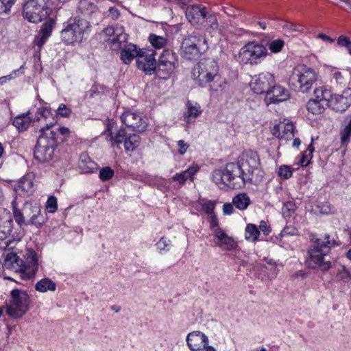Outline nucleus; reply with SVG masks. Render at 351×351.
<instances>
[{
    "label": "nucleus",
    "instance_id": "obj_1",
    "mask_svg": "<svg viewBox=\"0 0 351 351\" xmlns=\"http://www.w3.org/2000/svg\"><path fill=\"white\" fill-rule=\"evenodd\" d=\"M213 181L221 189L226 186L240 189L245 182L254 184L263 178L257 152L247 150L242 152L238 163L230 162L224 169H218L212 173Z\"/></svg>",
    "mask_w": 351,
    "mask_h": 351
},
{
    "label": "nucleus",
    "instance_id": "obj_2",
    "mask_svg": "<svg viewBox=\"0 0 351 351\" xmlns=\"http://www.w3.org/2000/svg\"><path fill=\"white\" fill-rule=\"evenodd\" d=\"M310 241L312 245L307 252L306 265L311 269H319L323 271H328L331 267L329 257L331 248L339 245V241L328 234L321 237L313 236Z\"/></svg>",
    "mask_w": 351,
    "mask_h": 351
},
{
    "label": "nucleus",
    "instance_id": "obj_3",
    "mask_svg": "<svg viewBox=\"0 0 351 351\" xmlns=\"http://www.w3.org/2000/svg\"><path fill=\"white\" fill-rule=\"evenodd\" d=\"M191 73L199 86L205 87L208 85L210 90H225L228 87L226 80L219 73L217 62L213 58L202 59L193 67Z\"/></svg>",
    "mask_w": 351,
    "mask_h": 351
},
{
    "label": "nucleus",
    "instance_id": "obj_4",
    "mask_svg": "<svg viewBox=\"0 0 351 351\" xmlns=\"http://www.w3.org/2000/svg\"><path fill=\"white\" fill-rule=\"evenodd\" d=\"M41 134L39 136L34 150V158L40 162H46L53 158L54 150L57 146L56 133L50 131V126L46 123L40 128Z\"/></svg>",
    "mask_w": 351,
    "mask_h": 351
},
{
    "label": "nucleus",
    "instance_id": "obj_5",
    "mask_svg": "<svg viewBox=\"0 0 351 351\" xmlns=\"http://www.w3.org/2000/svg\"><path fill=\"white\" fill-rule=\"evenodd\" d=\"M52 8L51 0H29L23 7V15L31 23H38L49 15Z\"/></svg>",
    "mask_w": 351,
    "mask_h": 351
},
{
    "label": "nucleus",
    "instance_id": "obj_6",
    "mask_svg": "<svg viewBox=\"0 0 351 351\" xmlns=\"http://www.w3.org/2000/svg\"><path fill=\"white\" fill-rule=\"evenodd\" d=\"M89 27V22L84 19L75 18L69 20L61 32V38L66 44L80 43Z\"/></svg>",
    "mask_w": 351,
    "mask_h": 351
},
{
    "label": "nucleus",
    "instance_id": "obj_7",
    "mask_svg": "<svg viewBox=\"0 0 351 351\" xmlns=\"http://www.w3.org/2000/svg\"><path fill=\"white\" fill-rule=\"evenodd\" d=\"M317 80V74L310 68H302L301 70L295 69L291 75L289 84L295 91L307 93Z\"/></svg>",
    "mask_w": 351,
    "mask_h": 351
},
{
    "label": "nucleus",
    "instance_id": "obj_8",
    "mask_svg": "<svg viewBox=\"0 0 351 351\" xmlns=\"http://www.w3.org/2000/svg\"><path fill=\"white\" fill-rule=\"evenodd\" d=\"M10 300L6 306V313L14 318L22 317L29 309L30 299L27 293L21 289H13Z\"/></svg>",
    "mask_w": 351,
    "mask_h": 351
},
{
    "label": "nucleus",
    "instance_id": "obj_9",
    "mask_svg": "<svg viewBox=\"0 0 351 351\" xmlns=\"http://www.w3.org/2000/svg\"><path fill=\"white\" fill-rule=\"evenodd\" d=\"M267 55V48L256 42H249L239 53V61L245 64L256 65Z\"/></svg>",
    "mask_w": 351,
    "mask_h": 351
},
{
    "label": "nucleus",
    "instance_id": "obj_10",
    "mask_svg": "<svg viewBox=\"0 0 351 351\" xmlns=\"http://www.w3.org/2000/svg\"><path fill=\"white\" fill-rule=\"evenodd\" d=\"M182 56L187 60L198 58L199 54L207 49L206 38L204 36L193 32L185 38L182 44Z\"/></svg>",
    "mask_w": 351,
    "mask_h": 351
},
{
    "label": "nucleus",
    "instance_id": "obj_11",
    "mask_svg": "<svg viewBox=\"0 0 351 351\" xmlns=\"http://www.w3.org/2000/svg\"><path fill=\"white\" fill-rule=\"evenodd\" d=\"M30 114V111H28L26 114H21L14 119L12 124L19 132H23L29 128L32 121L34 123L38 122L42 120L46 121L47 119L51 115L50 110L44 107L40 108L37 110L36 115L34 119L29 117Z\"/></svg>",
    "mask_w": 351,
    "mask_h": 351
},
{
    "label": "nucleus",
    "instance_id": "obj_12",
    "mask_svg": "<svg viewBox=\"0 0 351 351\" xmlns=\"http://www.w3.org/2000/svg\"><path fill=\"white\" fill-rule=\"evenodd\" d=\"M177 56L170 50H165L158 60L157 75L163 79L167 78L176 69Z\"/></svg>",
    "mask_w": 351,
    "mask_h": 351
},
{
    "label": "nucleus",
    "instance_id": "obj_13",
    "mask_svg": "<svg viewBox=\"0 0 351 351\" xmlns=\"http://www.w3.org/2000/svg\"><path fill=\"white\" fill-rule=\"evenodd\" d=\"M275 77L270 73H262L256 75L251 82L252 90L256 94L264 95L265 97L274 86Z\"/></svg>",
    "mask_w": 351,
    "mask_h": 351
},
{
    "label": "nucleus",
    "instance_id": "obj_14",
    "mask_svg": "<svg viewBox=\"0 0 351 351\" xmlns=\"http://www.w3.org/2000/svg\"><path fill=\"white\" fill-rule=\"evenodd\" d=\"M121 119L127 128H132L135 132H143L147 127L145 118H143L139 114L131 111L123 112Z\"/></svg>",
    "mask_w": 351,
    "mask_h": 351
},
{
    "label": "nucleus",
    "instance_id": "obj_15",
    "mask_svg": "<svg viewBox=\"0 0 351 351\" xmlns=\"http://www.w3.org/2000/svg\"><path fill=\"white\" fill-rule=\"evenodd\" d=\"M154 55L155 53L152 49H142L136 59L138 69L143 71L147 74H152L156 68V60Z\"/></svg>",
    "mask_w": 351,
    "mask_h": 351
},
{
    "label": "nucleus",
    "instance_id": "obj_16",
    "mask_svg": "<svg viewBox=\"0 0 351 351\" xmlns=\"http://www.w3.org/2000/svg\"><path fill=\"white\" fill-rule=\"evenodd\" d=\"M215 243L223 251H230L237 247V243L221 228L217 227L213 230Z\"/></svg>",
    "mask_w": 351,
    "mask_h": 351
},
{
    "label": "nucleus",
    "instance_id": "obj_17",
    "mask_svg": "<svg viewBox=\"0 0 351 351\" xmlns=\"http://www.w3.org/2000/svg\"><path fill=\"white\" fill-rule=\"evenodd\" d=\"M186 16L191 24L198 27L204 25L206 19H207L208 13L205 7L193 5L186 8Z\"/></svg>",
    "mask_w": 351,
    "mask_h": 351
},
{
    "label": "nucleus",
    "instance_id": "obj_18",
    "mask_svg": "<svg viewBox=\"0 0 351 351\" xmlns=\"http://www.w3.org/2000/svg\"><path fill=\"white\" fill-rule=\"evenodd\" d=\"M351 89L347 88L342 95H335L328 101L330 107L335 112H345L351 104Z\"/></svg>",
    "mask_w": 351,
    "mask_h": 351
},
{
    "label": "nucleus",
    "instance_id": "obj_19",
    "mask_svg": "<svg viewBox=\"0 0 351 351\" xmlns=\"http://www.w3.org/2000/svg\"><path fill=\"white\" fill-rule=\"evenodd\" d=\"M271 90L265 97V101L267 105L270 104H278L289 99L290 95L289 91L280 85H277L276 80L274 86H271Z\"/></svg>",
    "mask_w": 351,
    "mask_h": 351
},
{
    "label": "nucleus",
    "instance_id": "obj_20",
    "mask_svg": "<svg viewBox=\"0 0 351 351\" xmlns=\"http://www.w3.org/2000/svg\"><path fill=\"white\" fill-rule=\"evenodd\" d=\"M38 271V259L36 253L31 250L26 254V263H22L21 272L22 278L24 279H29L34 276Z\"/></svg>",
    "mask_w": 351,
    "mask_h": 351
},
{
    "label": "nucleus",
    "instance_id": "obj_21",
    "mask_svg": "<svg viewBox=\"0 0 351 351\" xmlns=\"http://www.w3.org/2000/svg\"><path fill=\"white\" fill-rule=\"evenodd\" d=\"M103 33L109 36V40L113 45L118 44L121 48V45L126 43L128 34L124 32L123 26L117 25L115 26H108L103 30Z\"/></svg>",
    "mask_w": 351,
    "mask_h": 351
},
{
    "label": "nucleus",
    "instance_id": "obj_22",
    "mask_svg": "<svg viewBox=\"0 0 351 351\" xmlns=\"http://www.w3.org/2000/svg\"><path fill=\"white\" fill-rule=\"evenodd\" d=\"M186 341L191 351H202L205 343H208V338L204 333L195 330L188 334Z\"/></svg>",
    "mask_w": 351,
    "mask_h": 351
},
{
    "label": "nucleus",
    "instance_id": "obj_23",
    "mask_svg": "<svg viewBox=\"0 0 351 351\" xmlns=\"http://www.w3.org/2000/svg\"><path fill=\"white\" fill-rule=\"evenodd\" d=\"M12 219L9 211L0 208V240L5 239L12 232Z\"/></svg>",
    "mask_w": 351,
    "mask_h": 351
},
{
    "label": "nucleus",
    "instance_id": "obj_24",
    "mask_svg": "<svg viewBox=\"0 0 351 351\" xmlns=\"http://www.w3.org/2000/svg\"><path fill=\"white\" fill-rule=\"evenodd\" d=\"M33 210H34V204L29 202H25L21 210L14 207L13 213L15 221L20 226L27 224L25 219L29 220Z\"/></svg>",
    "mask_w": 351,
    "mask_h": 351
},
{
    "label": "nucleus",
    "instance_id": "obj_25",
    "mask_svg": "<svg viewBox=\"0 0 351 351\" xmlns=\"http://www.w3.org/2000/svg\"><path fill=\"white\" fill-rule=\"evenodd\" d=\"M34 175L32 173H27L19 182L16 191L21 195H29L34 191Z\"/></svg>",
    "mask_w": 351,
    "mask_h": 351
},
{
    "label": "nucleus",
    "instance_id": "obj_26",
    "mask_svg": "<svg viewBox=\"0 0 351 351\" xmlns=\"http://www.w3.org/2000/svg\"><path fill=\"white\" fill-rule=\"evenodd\" d=\"M117 47L122 49L121 51V59L125 64L130 63L134 58L137 59L141 51H142V49L138 50L137 47L133 44L125 45V43H123L121 45V48H120L119 45H118Z\"/></svg>",
    "mask_w": 351,
    "mask_h": 351
},
{
    "label": "nucleus",
    "instance_id": "obj_27",
    "mask_svg": "<svg viewBox=\"0 0 351 351\" xmlns=\"http://www.w3.org/2000/svg\"><path fill=\"white\" fill-rule=\"evenodd\" d=\"M199 167L197 165L189 167L186 170L176 173L170 178V181L178 182L180 185L183 186L186 181H193L194 176L198 172Z\"/></svg>",
    "mask_w": 351,
    "mask_h": 351
},
{
    "label": "nucleus",
    "instance_id": "obj_28",
    "mask_svg": "<svg viewBox=\"0 0 351 351\" xmlns=\"http://www.w3.org/2000/svg\"><path fill=\"white\" fill-rule=\"evenodd\" d=\"M112 123L108 121L106 124V130L104 134L106 135V139L112 142V145L117 144V145L121 144L123 142L125 143V138H127L126 132L125 128H120L116 135L114 136L112 132Z\"/></svg>",
    "mask_w": 351,
    "mask_h": 351
},
{
    "label": "nucleus",
    "instance_id": "obj_29",
    "mask_svg": "<svg viewBox=\"0 0 351 351\" xmlns=\"http://www.w3.org/2000/svg\"><path fill=\"white\" fill-rule=\"evenodd\" d=\"M186 111L184 113V121L189 124L193 122V119H196L202 114L200 106L197 103H193L188 101L186 104Z\"/></svg>",
    "mask_w": 351,
    "mask_h": 351
},
{
    "label": "nucleus",
    "instance_id": "obj_30",
    "mask_svg": "<svg viewBox=\"0 0 351 351\" xmlns=\"http://www.w3.org/2000/svg\"><path fill=\"white\" fill-rule=\"evenodd\" d=\"M23 261L14 252H8L4 259L3 268L20 271L22 267Z\"/></svg>",
    "mask_w": 351,
    "mask_h": 351
},
{
    "label": "nucleus",
    "instance_id": "obj_31",
    "mask_svg": "<svg viewBox=\"0 0 351 351\" xmlns=\"http://www.w3.org/2000/svg\"><path fill=\"white\" fill-rule=\"evenodd\" d=\"M277 128L280 132L278 137L286 141L293 139L294 137V125L292 123L287 122L279 124Z\"/></svg>",
    "mask_w": 351,
    "mask_h": 351
},
{
    "label": "nucleus",
    "instance_id": "obj_32",
    "mask_svg": "<svg viewBox=\"0 0 351 351\" xmlns=\"http://www.w3.org/2000/svg\"><path fill=\"white\" fill-rule=\"evenodd\" d=\"M96 163L90 160L86 154H82L80 157L79 167L83 173H91L96 169Z\"/></svg>",
    "mask_w": 351,
    "mask_h": 351
},
{
    "label": "nucleus",
    "instance_id": "obj_33",
    "mask_svg": "<svg viewBox=\"0 0 351 351\" xmlns=\"http://www.w3.org/2000/svg\"><path fill=\"white\" fill-rule=\"evenodd\" d=\"M35 289L40 293H45L48 291H55L56 289V283L50 278H43L36 283Z\"/></svg>",
    "mask_w": 351,
    "mask_h": 351
},
{
    "label": "nucleus",
    "instance_id": "obj_34",
    "mask_svg": "<svg viewBox=\"0 0 351 351\" xmlns=\"http://www.w3.org/2000/svg\"><path fill=\"white\" fill-rule=\"evenodd\" d=\"M232 203L239 210H245L250 204V199L248 195L245 193H239L232 199Z\"/></svg>",
    "mask_w": 351,
    "mask_h": 351
},
{
    "label": "nucleus",
    "instance_id": "obj_35",
    "mask_svg": "<svg viewBox=\"0 0 351 351\" xmlns=\"http://www.w3.org/2000/svg\"><path fill=\"white\" fill-rule=\"evenodd\" d=\"M326 104V103L322 102L319 99H310L306 104V108L309 112L319 114L324 112V105Z\"/></svg>",
    "mask_w": 351,
    "mask_h": 351
},
{
    "label": "nucleus",
    "instance_id": "obj_36",
    "mask_svg": "<svg viewBox=\"0 0 351 351\" xmlns=\"http://www.w3.org/2000/svg\"><path fill=\"white\" fill-rule=\"evenodd\" d=\"M44 223L43 215H41L40 208L36 204H34V210H33L32 215L30 216V219L27 223L40 227Z\"/></svg>",
    "mask_w": 351,
    "mask_h": 351
},
{
    "label": "nucleus",
    "instance_id": "obj_37",
    "mask_svg": "<svg viewBox=\"0 0 351 351\" xmlns=\"http://www.w3.org/2000/svg\"><path fill=\"white\" fill-rule=\"evenodd\" d=\"M140 143V137L136 134H129L125 140L124 147L126 151L133 152Z\"/></svg>",
    "mask_w": 351,
    "mask_h": 351
},
{
    "label": "nucleus",
    "instance_id": "obj_38",
    "mask_svg": "<svg viewBox=\"0 0 351 351\" xmlns=\"http://www.w3.org/2000/svg\"><path fill=\"white\" fill-rule=\"evenodd\" d=\"M260 234L258 228L252 223L247 224L245 228V237L247 240L256 241Z\"/></svg>",
    "mask_w": 351,
    "mask_h": 351
},
{
    "label": "nucleus",
    "instance_id": "obj_39",
    "mask_svg": "<svg viewBox=\"0 0 351 351\" xmlns=\"http://www.w3.org/2000/svg\"><path fill=\"white\" fill-rule=\"evenodd\" d=\"M337 280L342 283H348L351 280V274L345 266L341 265L337 269Z\"/></svg>",
    "mask_w": 351,
    "mask_h": 351
},
{
    "label": "nucleus",
    "instance_id": "obj_40",
    "mask_svg": "<svg viewBox=\"0 0 351 351\" xmlns=\"http://www.w3.org/2000/svg\"><path fill=\"white\" fill-rule=\"evenodd\" d=\"M149 41L155 49H161L166 46L167 40L162 36L156 34H150Z\"/></svg>",
    "mask_w": 351,
    "mask_h": 351
},
{
    "label": "nucleus",
    "instance_id": "obj_41",
    "mask_svg": "<svg viewBox=\"0 0 351 351\" xmlns=\"http://www.w3.org/2000/svg\"><path fill=\"white\" fill-rule=\"evenodd\" d=\"M78 9L84 14H90L94 12L96 6L89 0H81L79 2Z\"/></svg>",
    "mask_w": 351,
    "mask_h": 351
},
{
    "label": "nucleus",
    "instance_id": "obj_42",
    "mask_svg": "<svg viewBox=\"0 0 351 351\" xmlns=\"http://www.w3.org/2000/svg\"><path fill=\"white\" fill-rule=\"evenodd\" d=\"M340 135L341 143L347 145L350 141V136L351 135V117L348 123L341 128Z\"/></svg>",
    "mask_w": 351,
    "mask_h": 351
},
{
    "label": "nucleus",
    "instance_id": "obj_43",
    "mask_svg": "<svg viewBox=\"0 0 351 351\" xmlns=\"http://www.w3.org/2000/svg\"><path fill=\"white\" fill-rule=\"evenodd\" d=\"M285 34L291 35L293 32H302L304 30V27L301 24H295L290 22L285 23L282 26Z\"/></svg>",
    "mask_w": 351,
    "mask_h": 351
},
{
    "label": "nucleus",
    "instance_id": "obj_44",
    "mask_svg": "<svg viewBox=\"0 0 351 351\" xmlns=\"http://www.w3.org/2000/svg\"><path fill=\"white\" fill-rule=\"evenodd\" d=\"M55 24V20L53 19H49L42 25L39 34L45 36V37L49 38L51 34Z\"/></svg>",
    "mask_w": 351,
    "mask_h": 351
},
{
    "label": "nucleus",
    "instance_id": "obj_45",
    "mask_svg": "<svg viewBox=\"0 0 351 351\" xmlns=\"http://www.w3.org/2000/svg\"><path fill=\"white\" fill-rule=\"evenodd\" d=\"M23 66L19 69L12 71L9 75L0 77V86L5 84L8 81L14 80L23 74Z\"/></svg>",
    "mask_w": 351,
    "mask_h": 351
},
{
    "label": "nucleus",
    "instance_id": "obj_46",
    "mask_svg": "<svg viewBox=\"0 0 351 351\" xmlns=\"http://www.w3.org/2000/svg\"><path fill=\"white\" fill-rule=\"evenodd\" d=\"M285 41L282 39H276L267 43L268 49L271 53H277L282 49Z\"/></svg>",
    "mask_w": 351,
    "mask_h": 351
},
{
    "label": "nucleus",
    "instance_id": "obj_47",
    "mask_svg": "<svg viewBox=\"0 0 351 351\" xmlns=\"http://www.w3.org/2000/svg\"><path fill=\"white\" fill-rule=\"evenodd\" d=\"M170 245L171 241L165 237H161L156 244L160 254H162L164 252H168Z\"/></svg>",
    "mask_w": 351,
    "mask_h": 351
},
{
    "label": "nucleus",
    "instance_id": "obj_48",
    "mask_svg": "<svg viewBox=\"0 0 351 351\" xmlns=\"http://www.w3.org/2000/svg\"><path fill=\"white\" fill-rule=\"evenodd\" d=\"M114 176V171L109 167L102 168L99 171V177L102 181L109 180Z\"/></svg>",
    "mask_w": 351,
    "mask_h": 351
},
{
    "label": "nucleus",
    "instance_id": "obj_49",
    "mask_svg": "<svg viewBox=\"0 0 351 351\" xmlns=\"http://www.w3.org/2000/svg\"><path fill=\"white\" fill-rule=\"evenodd\" d=\"M314 94L315 96V99H319L322 102H324L328 104V99L326 98L327 95H329V93L326 90H324L323 88H316L314 90Z\"/></svg>",
    "mask_w": 351,
    "mask_h": 351
},
{
    "label": "nucleus",
    "instance_id": "obj_50",
    "mask_svg": "<svg viewBox=\"0 0 351 351\" xmlns=\"http://www.w3.org/2000/svg\"><path fill=\"white\" fill-rule=\"evenodd\" d=\"M16 0H0V14L10 12Z\"/></svg>",
    "mask_w": 351,
    "mask_h": 351
},
{
    "label": "nucleus",
    "instance_id": "obj_51",
    "mask_svg": "<svg viewBox=\"0 0 351 351\" xmlns=\"http://www.w3.org/2000/svg\"><path fill=\"white\" fill-rule=\"evenodd\" d=\"M278 176L284 179H288L292 176L291 168L289 166H280L278 169Z\"/></svg>",
    "mask_w": 351,
    "mask_h": 351
},
{
    "label": "nucleus",
    "instance_id": "obj_52",
    "mask_svg": "<svg viewBox=\"0 0 351 351\" xmlns=\"http://www.w3.org/2000/svg\"><path fill=\"white\" fill-rule=\"evenodd\" d=\"M71 109L67 107L64 104H60L56 111L57 114L62 117H69L71 114Z\"/></svg>",
    "mask_w": 351,
    "mask_h": 351
},
{
    "label": "nucleus",
    "instance_id": "obj_53",
    "mask_svg": "<svg viewBox=\"0 0 351 351\" xmlns=\"http://www.w3.org/2000/svg\"><path fill=\"white\" fill-rule=\"evenodd\" d=\"M46 208L48 210L49 213H55L58 208L56 197H55L54 196L49 197L47 202Z\"/></svg>",
    "mask_w": 351,
    "mask_h": 351
},
{
    "label": "nucleus",
    "instance_id": "obj_54",
    "mask_svg": "<svg viewBox=\"0 0 351 351\" xmlns=\"http://www.w3.org/2000/svg\"><path fill=\"white\" fill-rule=\"evenodd\" d=\"M202 209L206 213L211 215L214 212L215 203L212 201L206 202L202 204Z\"/></svg>",
    "mask_w": 351,
    "mask_h": 351
},
{
    "label": "nucleus",
    "instance_id": "obj_55",
    "mask_svg": "<svg viewBox=\"0 0 351 351\" xmlns=\"http://www.w3.org/2000/svg\"><path fill=\"white\" fill-rule=\"evenodd\" d=\"M49 125L50 126V128L53 125V124L52 123H50ZM50 131H55L56 132H57L56 135V140L58 139L59 134L65 136V135L69 134V129L66 127H60L56 130L50 129Z\"/></svg>",
    "mask_w": 351,
    "mask_h": 351
},
{
    "label": "nucleus",
    "instance_id": "obj_56",
    "mask_svg": "<svg viewBox=\"0 0 351 351\" xmlns=\"http://www.w3.org/2000/svg\"><path fill=\"white\" fill-rule=\"evenodd\" d=\"M47 38V37H45V36L38 34V35L36 36L34 38V43L38 47L39 49H40L43 45L45 43Z\"/></svg>",
    "mask_w": 351,
    "mask_h": 351
},
{
    "label": "nucleus",
    "instance_id": "obj_57",
    "mask_svg": "<svg viewBox=\"0 0 351 351\" xmlns=\"http://www.w3.org/2000/svg\"><path fill=\"white\" fill-rule=\"evenodd\" d=\"M337 43L339 45L345 47L348 49L351 43V40L346 36H341L337 39Z\"/></svg>",
    "mask_w": 351,
    "mask_h": 351
},
{
    "label": "nucleus",
    "instance_id": "obj_58",
    "mask_svg": "<svg viewBox=\"0 0 351 351\" xmlns=\"http://www.w3.org/2000/svg\"><path fill=\"white\" fill-rule=\"evenodd\" d=\"M178 146L179 147L178 153L180 155L184 154L189 147L183 140L178 141Z\"/></svg>",
    "mask_w": 351,
    "mask_h": 351
},
{
    "label": "nucleus",
    "instance_id": "obj_59",
    "mask_svg": "<svg viewBox=\"0 0 351 351\" xmlns=\"http://www.w3.org/2000/svg\"><path fill=\"white\" fill-rule=\"evenodd\" d=\"M234 208L231 204L226 203L223 206V212L225 215H230L233 213Z\"/></svg>",
    "mask_w": 351,
    "mask_h": 351
},
{
    "label": "nucleus",
    "instance_id": "obj_60",
    "mask_svg": "<svg viewBox=\"0 0 351 351\" xmlns=\"http://www.w3.org/2000/svg\"><path fill=\"white\" fill-rule=\"evenodd\" d=\"M319 207L320 208V213L323 214H328L330 213L331 208L328 202L323 203L322 205Z\"/></svg>",
    "mask_w": 351,
    "mask_h": 351
},
{
    "label": "nucleus",
    "instance_id": "obj_61",
    "mask_svg": "<svg viewBox=\"0 0 351 351\" xmlns=\"http://www.w3.org/2000/svg\"><path fill=\"white\" fill-rule=\"evenodd\" d=\"M332 75L337 83H339L340 84L343 83L344 80H343V77L341 72L335 71V72H334Z\"/></svg>",
    "mask_w": 351,
    "mask_h": 351
},
{
    "label": "nucleus",
    "instance_id": "obj_62",
    "mask_svg": "<svg viewBox=\"0 0 351 351\" xmlns=\"http://www.w3.org/2000/svg\"><path fill=\"white\" fill-rule=\"evenodd\" d=\"M259 228L265 235H267L270 232L269 230L267 228V223L265 221H261Z\"/></svg>",
    "mask_w": 351,
    "mask_h": 351
},
{
    "label": "nucleus",
    "instance_id": "obj_63",
    "mask_svg": "<svg viewBox=\"0 0 351 351\" xmlns=\"http://www.w3.org/2000/svg\"><path fill=\"white\" fill-rule=\"evenodd\" d=\"M289 234H294V230H293V231H289V228L286 227L283 228V230L281 231L279 235L280 237H285Z\"/></svg>",
    "mask_w": 351,
    "mask_h": 351
},
{
    "label": "nucleus",
    "instance_id": "obj_64",
    "mask_svg": "<svg viewBox=\"0 0 351 351\" xmlns=\"http://www.w3.org/2000/svg\"><path fill=\"white\" fill-rule=\"evenodd\" d=\"M318 38L322 39V40L324 41H326V42H328V43H332L333 42V39L331 38L330 36L326 35V34H319L318 35Z\"/></svg>",
    "mask_w": 351,
    "mask_h": 351
}]
</instances>
